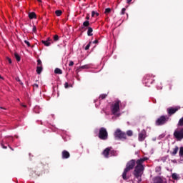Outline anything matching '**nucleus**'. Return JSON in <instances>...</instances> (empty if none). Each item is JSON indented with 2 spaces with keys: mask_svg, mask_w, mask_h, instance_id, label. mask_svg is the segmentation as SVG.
Segmentation results:
<instances>
[{
  "mask_svg": "<svg viewBox=\"0 0 183 183\" xmlns=\"http://www.w3.org/2000/svg\"><path fill=\"white\" fill-rule=\"evenodd\" d=\"M145 161H148V157H144L138 159L137 161H135V159H132L129 161L122 174L123 179H124V181H127V179H129V177H127V174H128V172H129L131 169H134V167L137 164L133 174L134 176V181L135 179H137V182L140 183L141 181H142V172H144V169H145L144 165L142 164L144 163Z\"/></svg>",
  "mask_w": 183,
  "mask_h": 183,
  "instance_id": "1",
  "label": "nucleus"
},
{
  "mask_svg": "<svg viewBox=\"0 0 183 183\" xmlns=\"http://www.w3.org/2000/svg\"><path fill=\"white\" fill-rule=\"evenodd\" d=\"M121 104V100H115L114 103L113 104H112L111 106V111H112V114L113 115H116L117 117H119V105Z\"/></svg>",
  "mask_w": 183,
  "mask_h": 183,
  "instance_id": "2",
  "label": "nucleus"
},
{
  "mask_svg": "<svg viewBox=\"0 0 183 183\" xmlns=\"http://www.w3.org/2000/svg\"><path fill=\"white\" fill-rule=\"evenodd\" d=\"M98 137L102 141H107L108 139V131H107L105 127H101L99 129Z\"/></svg>",
  "mask_w": 183,
  "mask_h": 183,
  "instance_id": "3",
  "label": "nucleus"
},
{
  "mask_svg": "<svg viewBox=\"0 0 183 183\" xmlns=\"http://www.w3.org/2000/svg\"><path fill=\"white\" fill-rule=\"evenodd\" d=\"M169 119V117H168V116H164V115L161 116L156 120L155 125H157V127H161L162 125H165V124H167Z\"/></svg>",
  "mask_w": 183,
  "mask_h": 183,
  "instance_id": "4",
  "label": "nucleus"
},
{
  "mask_svg": "<svg viewBox=\"0 0 183 183\" xmlns=\"http://www.w3.org/2000/svg\"><path fill=\"white\" fill-rule=\"evenodd\" d=\"M114 138L116 139H127V134L117 129L114 132Z\"/></svg>",
  "mask_w": 183,
  "mask_h": 183,
  "instance_id": "5",
  "label": "nucleus"
},
{
  "mask_svg": "<svg viewBox=\"0 0 183 183\" xmlns=\"http://www.w3.org/2000/svg\"><path fill=\"white\" fill-rule=\"evenodd\" d=\"M145 138H147V131L143 129L139 133L138 139L139 142H143V141H145Z\"/></svg>",
  "mask_w": 183,
  "mask_h": 183,
  "instance_id": "6",
  "label": "nucleus"
},
{
  "mask_svg": "<svg viewBox=\"0 0 183 183\" xmlns=\"http://www.w3.org/2000/svg\"><path fill=\"white\" fill-rule=\"evenodd\" d=\"M29 177H31L34 178V177H40L41 176V172L38 171H34L32 169H30L29 170Z\"/></svg>",
  "mask_w": 183,
  "mask_h": 183,
  "instance_id": "7",
  "label": "nucleus"
},
{
  "mask_svg": "<svg viewBox=\"0 0 183 183\" xmlns=\"http://www.w3.org/2000/svg\"><path fill=\"white\" fill-rule=\"evenodd\" d=\"M112 149V147H107L103 151L102 154L104 155V158H109V152H111Z\"/></svg>",
  "mask_w": 183,
  "mask_h": 183,
  "instance_id": "8",
  "label": "nucleus"
},
{
  "mask_svg": "<svg viewBox=\"0 0 183 183\" xmlns=\"http://www.w3.org/2000/svg\"><path fill=\"white\" fill-rule=\"evenodd\" d=\"M178 108H169L167 109V112L168 113V114L169 115V117H171V115H174V114H175L177 111H178Z\"/></svg>",
  "mask_w": 183,
  "mask_h": 183,
  "instance_id": "9",
  "label": "nucleus"
},
{
  "mask_svg": "<svg viewBox=\"0 0 183 183\" xmlns=\"http://www.w3.org/2000/svg\"><path fill=\"white\" fill-rule=\"evenodd\" d=\"M61 157L63 159H68V158H69V157H71V154H69V152L66 151V150H64L61 152Z\"/></svg>",
  "mask_w": 183,
  "mask_h": 183,
  "instance_id": "10",
  "label": "nucleus"
},
{
  "mask_svg": "<svg viewBox=\"0 0 183 183\" xmlns=\"http://www.w3.org/2000/svg\"><path fill=\"white\" fill-rule=\"evenodd\" d=\"M89 26V21L86 20L84 23L83 25L81 27V29H85V28H88Z\"/></svg>",
  "mask_w": 183,
  "mask_h": 183,
  "instance_id": "11",
  "label": "nucleus"
},
{
  "mask_svg": "<svg viewBox=\"0 0 183 183\" xmlns=\"http://www.w3.org/2000/svg\"><path fill=\"white\" fill-rule=\"evenodd\" d=\"M87 29L88 36H92V35H94V34H92V32H94V29H92V27H88Z\"/></svg>",
  "mask_w": 183,
  "mask_h": 183,
  "instance_id": "12",
  "label": "nucleus"
},
{
  "mask_svg": "<svg viewBox=\"0 0 183 183\" xmlns=\"http://www.w3.org/2000/svg\"><path fill=\"white\" fill-rule=\"evenodd\" d=\"M179 150V148L178 146H176L175 148L173 149V152H171V155L175 156L176 154H178V151Z\"/></svg>",
  "mask_w": 183,
  "mask_h": 183,
  "instance_id": "13",
  "label": "nucleus"
},
{
  "mask_svg": "<svg viewBox=\"0 0 183 183\" xmlns=\"http://www.w3.org/2000/svg\"><path fill=\"white\" fill-rule=\"evenodd\" d=\"M44 69V68L42 67V66H36V72L39 75H40V74L42 72V70Z\"/></svg>",
  "mask_w": 183,
  "mask_h": 183,
  "instance_id": "14",
  "label": "nucleus"
},
{
  "mask_svg": "<svg viewBox=\"0 0 183 183\" xmlns=\"http://www.w3.org/2000/svg\"><path fill=\"white\" fill-rule=\"evenodd\" d=\"M29 19H34L36 18V14H35V12L29 13Z\"/></svg>",
  "mask_w": 183,
  "mask_h": 183,
  "instance_id": "15",
  "label": "nucleus"
},
{
  "mask_svg": "<svg viewBox=\"0 0 183 183\" xmlns=\"http://www.w3.org/2000/svg\"><path fill=\"white\" fill-rule=\"evenodd\" d=\"M41 43H43L45 46H50V45L51 44V41H46H46L42 40Z\"/></svg>",
  "mask_w": 183,
  "mask_h": 183,
  "instance_id": "16",
  "label": "nucleus"
},
{
  "mask_svg": "<svg viewBox=\"0 0 183 183\" xmlns=\"http://www.w3.org/2000/svg\"><path fill=\"white\" fill-rule=\"evenodd\" d=\"M54 73L58 74L59 75H61L62 74V70L59 68H56L54 70Z\"/></svg>",
  "mask_w": 183,
  "mask_h": 183,
  "instance_id": "17",
  "label": "nucleus"
},
{
  "mask_svg": "<svg viewBox=\"0 0 183 183\" xmlns=\"http://www.w3.org/2000/svg\"><path fill=\"white\" fill-rule=\"evenodd\" d=\"M172 179H174L175 181L178 180V179H179V178H178V174H177V173H173V174H172Z\"/></svg>",
  "mask_w": 183,
  "mask_h": 183,
  "instance_id": "18",
  "label": "nucleus"
},
{
  "mask_svg": "<svg viewBox=\"0 0 183 183\" xmlns=\"http://www.w3.org/2000/svg\"><path fill=\"white\" fill-rule=\"evenodd\" d=\"M14 56L17 62H19L21 61V56H19V54H18V53H14Z\"/></svg>",
  "mask_w": 183,
  "mask_h": 183,
  "instance_id": "19",
  "label": "nucleus"
},
{
  "mask_svg": "<svg viewBox=\"0 0 183 183\" xmlns=\"http://www.w3.org/2000/svg\"><path fill=\"white\" fill-rule=\"evenodd\" d=\"M178 127H183V117L179 120Z\"/></svg>",
  "mask_w": 183,
  "mask_h": 183,
  "instance_id": "20",
  "label": "nucleus"
},
{
  "mask_svg": "<svg viewBox=\"0 0 183 183\" xmlns=\"http://www.w3.org/2000/svg\"><path fill=\"white\" fill-rule=\"evenodd\" d=\"M55 14H56V16H61V15H62V11H61V10H56V11H55Z\"/></svg>",
  "mask_w": 183,
  "mask_h": 183,
  "instance_id": "21",
  "label": "nucleus"
},
{
  "mask_svg": "<svg viewBox=\"0 0 183 183\" xmlns=\"http://www.w3.org/2000/svg\"><path fill=\"white\" fill-rule=\"evenodd\" d=\"M95 15H96L97 16H99V13L95 12V11H92V18H94V16H95Z\"/></svg>",
  "mask_w": 183,
  "mask_h": 183,
  "instance_id": "22",
  "label": "nucleus"
},
{
  "mask_svg": "<svg viewBox=\"0 0 183 183\" xmlns=\"http://www.w3.org/2000/svg\"><path fill=\"white\" fill-rule=\"evenodd\" d=\"M127 135L128 137H132V135H134V132L132 130H129L127 132Z\"/></svg>",
  "mask_w": 183,
  "mask_h": 183,
  "instance_id": "23",
  "label": "nucleus"
},
{
  "mask_svg": "<svg viewBox=\"0 0 183 183\" xmlns=\"http://www.w3.org/2000/svg\"><path fill=\"white\" fill-rule=\"evenodd\" d=\"M179 156L183 157V147H180V149H179Z\"/></svg>",
  "mask_w": 183,
  "mask_h": 183,
  "instance_id": "24",
  "label": "nucleus"
},
{
  "mask_svg": "<svg viewBox=\"0 0 183 183\" xmlns=\"http://www.w3.org/2000/svg\"><path fill=\"white\" fill-rule=\"evenodd\" d=\"M107 97H108L107 94H103L99 96V98H101V99H105V98H107Z\"/></svg>",
  "mask_w": 183,
  "mask_h": 183,
  "instance_id": "25",
  "label": "nucleus"
},
{
  "mask_svg": "<svg viewBox=\"0 0 183 183\" xmlns=\"http://www.w3.org/2000/svg\"><path fill=\"white\" fill-rule=\"evenodd\" d=\"M54 41L56 42L57 41H59V36L58 35L54 36Z\"/></svg>",
  "mask_w": 183,
  "mask_h": 183,
  "instance_id": "26",
  "label": "nucleus"
},
{
  "mask_svg": "<svg viewBox=\"0 0 183 183\" xmlns=\"http://www.w3.org/2000/svg\"><path fill=\"white\" fill-rule=\"evenodd\" d=\"M37 66H42V61L41 59L37 60Z\"/></svg>",
  "mask_w": 183,
  "mask_h": 183,
  "instance_id": "27",
  "label": "nucleus"
},
{
  "mask_svg": "<svg viewBox=\"0 0 183 183\" xmlns=\"http://www.w3.org/2000/svg\"><path fill=\"white\" fill-rule=\"evenodd\" d=\"M91 44H92L91 41L86 46L85 51H88L89 49V47L91 46Z\"/></svg>",
  "mask_w": 183,
  "mask_h": 183,
  "instance_id": "28",
  "label": "nucleus"
},
{
  "mask_svg": "<svg viewBox=\"0 0 183 183\" xmlns=\"http://www.w3.org/2000/svg\"><path fill=\"white\" fill-rule=\"evenodd\" d=\"M109 13H111V8L106 9L104 14H109Z\"/></svg>",
  "mask_w": 183,
  "mask_h": 183,
  "instance_id": "29",
  "label": "nucleus"
},
{
  "mask_svg": "<svg viewBox=\"0 0 183 183\" xmlns=\"http://www.w3.org/2000/svg\"><path fill=\"white\" fill-rule=\"evenodd\" d=\"M125 11H127V9L123 8V9H122L121 15H124V14H125Z\"/></svg>",
  "mask_w": 183,
  "mask_h": 183,
  "instance_id": "30",
  "label": "nucleus"
},
{
  "mask_svg": "<svg viewBox=\"0 0 183 183\" xmlns=\"http://www.w3.org/2000/svg\"><path fill=\"white\" fill-rule=\"evenodd\" d=\"M16 81H18V82H19L20 85H24V83H22V81H21L19 77L16 78Z\"/></svg>",
  "mask_w": 183,
  "mask_h": 183,
  "instance_id": "31",
  "label": "nucleus"
},
{
  "mask_svg": "<svg viewBox=\"0 0 183 183\" xmlns=\"http://www.w3.org/2000/svg\"><path fill=\"white\" fill-rule=\"evenodd\" d=\"M24 44H27V46H31V43H29V41H28V40H24Z\"/></svg>",
  "mask_w": 183,
  "mask_h": 183,
  "instance_id": "32",
  "label": "nucleus"
},
{
  "mask_svg": "<svg viewBox=\"0 0 183 183\" xmlns=\"http://www.w3.org/2000/svg\"><path fill=\"white\" fill-rule=\"evenodd\" d=\"M1 147H2V148L4 149H6V146H5V145H4V142H1Z\"/></svg>",
  "mask_w": 183,
  "mask_h": 183,
  "instance_id": "33",
  "label": "nucleus"
},
{
  "mask_svg": "<svg viewBox=\"0 0 183 183\" xmlns=\"http://www.w3.org/2000/svg\"><path fill=\"white\" fill-rule=\"evenodd\" d=\"M6 59H7L9 64H12V60L11 59V58L6 57Z\"/></svg>",
  "mask_w": 183,
  "mask_h": 183,
  "instance_id": "34",
  "label": "nucleus"
},
{
  "mask_svg": "<svg viewBox=\"0 0 183 183\" xmlns=\"http://www.w3.org/2000/svg\"><path fill=\"white\" fill-rule=\"evenodd\" d=\"M81 69H87L88 65H84L81 66Z\"/></svg>",
  "mask_w": 183,
  "mask_h": 183,
  "instance_id": "35",
  "label": "nucleus"
},
{
  "mask_svg": "<svg viewBox=\"0 0 183 183\" xmlns=\"http://www.w3.org/2000/svg\"><path fill=\"white\" fill-rule=\"evenodd\" d=\"M39 86L37 84H33L34 89H35V88H36V89H38Z\"/></svg>",
  "mask_w": 183,
  "mask_h": 183,
  "instance_id": "36",
  "label": "nucleus"
},
{
  "mask_svg": "<svg viewBox=\"0 0 183 183\" xmlns=\"http://www.w3.org/2000/svg\"><path fill=\"white\" fill-rule=\"evenodd\" d=\"M64 87H65L66 89L69 88V84H68V82H66V83L64 84Z\"/></svg>",
  "mask_w": 183,
  "mask_h": 183,
  "instance_id": "37",
  "label": "nucleus"
},
{
  "mask_svg": "<svg viewBox=\"0 0 183 183\" xmlns=\"http://www.w3.org/2000/svg\"><path fill=\"white\" fill-rule=\"evenodd\" d=\"M74 66V61H70L69 64V66Z\"/></svg>",
  "mask_w": 183,
  "mask_h": 183,
  "instance_id": "38",
  "label": "nucleus"
},
{
  "mask_svg": "<svg viewBox=\"0 0 183 183\" xmlns=\"http://www.w3.org/2000/svg\"><path fill=\"white\" fill-rule=\"evenodd\" d=\"M36 26H33V32H36Z\"/></svg>",
  "mask_w": 183,
  "mask_h": 183,
  "instance_id": "39",
  "label": "nucleus"
},
{
  "mask_svg": "<svg viewBox=\"0 0 183 183\" xmlns=\"http://www.w3.org/2000/svg\"><path fill=\"white\" fill-rule=\"evenodd\" d=\"M49 42H51V44H52L54 41H52V40L50 38H48V39L46 40Z\"/></svg>",
  "mask_w": 183,
  "mask_h": 183,
  "instance_id": "40",
  "label": "nucleus"
},
{
  "mask_svg": "<svg viewBox=\"0 0 183 183\" xmlns=\"http://www.w3.org/2000/svg\"><path fill=\"white\" fill-rule=\"evenodd\" d=\"M131 2H132V0H127V4H131Z\"/></svg>",
  "mask_w": 183,
  "mask_h": 183,
  "instance_id": "41",
  "label": "nucleus"
},
{
  "mask_svg": "<svg viewBox=\"0 0 183 183\" xmlns=\"http://www.w3.org/2000/svg\"><path fill=\"white\" fill-rule=\"evenodd\" d=\"M93 44H98V40H94V41H93Z\"/></svg>",
  "mask_w": 183,
  "mask_h": 183,
  "instance_id": "42",
  "label": "nucleus"
},
{
  "mask_svg": "<svg viewBox=\"0 0 183 183\" xmlns=\"http://www.w3.org/2000/svg\"><path fill=\"white\" fill-rule=\"evenodd\" d=\"M86 19L87 21H89V15H87V16H86Z\"/></svg>",
  "mask_w": 183,
  "mask_h": 183,
  "instance_id": "43",
  "label": "nucleus"
},
{
  "mask_svg": "<svg viewBox=\"0 0 183 183\" xmlns=\"http://www.w3.org/2000/svg\"><path fill=\"white\" fill-rule=\"evenodd\" d=\"M111 154L114 155V154H115V151H112Z\"/></svg>",
  "mask_w": 183,
  "mask_h": 183,
  "instance_id": "44",
  "label": "nucleus"
},
{
  "mask_svg": "<svg viewBox=\"0 0 183 183\" xmlns=\"http://www.w3.org/2000/svg\"><path fill=\"white\" fill-rule=\"evenodd\" d=\"M10 149H11V151H14V149L11 147H9Z\"/></svg>",
  "mask_w": 183,
  "mask_h": 183,
  "instance_id": "45",
  "label": "nucleus"
},
{
  "mask_svg": "<svg viewBox=\"0 0 183 183\" xmlns=\"http://www.w3.org/2000/svg\"><path fill=\"white\" fill-rule=\"evenodd\" d=\"M23 107H24V108H26V105H23Z\"/></svg>",
  "mask_w": 183,
  "mask_h": 183,
  "instance_id": "46",
  "label": "nucleus"
},
{
  "mask_svg": "<svg viewBox=\"0 0 183 183\" xmlns=\"http://www.w3.org/2000/svg\"><path fill=\"white\" fill-rule=\"evenodd\" d=\"M39 2H41V0H37Z\"/></svg>",
  "mask_w": 183,
  "mask_h": 183,
  "instance_id": "47",
  "label": "nucleus"
},
{
  "mask_svg": "<svg viewBox=\"0 0 183 183\" xmlns=\"http://www.w3.org/2000/svg\"><path fill=\"white\" fill-rule=\"evenodd\" d=\"M1 109H4V108L3 107H0Z\"/></svg>",
  "mask_w": 183,
  "mask_h": 183,
  "instance_id": "48",
  "label": "nucleus"
},
{
  "mask_svg": "<svg viewBox=\"0 0 183 183\" xmlns=\"http://www.w3.org/2000/svg\"><path fill=\"white\" fill-rule=\"evenodd\" d=\"M0 79H2V76H0Z\"/></svg>",
  "mask_w": 183,
  "mask_h": 183,
  "instance_id": "49",
  "label": "nucleus"
}]
</instances>
